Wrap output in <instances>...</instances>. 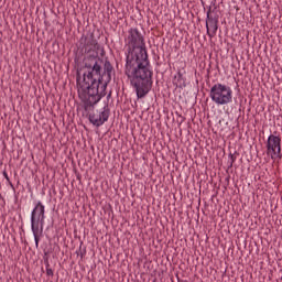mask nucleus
<instances>
[{"label":"nucleus","mask_w":282,"mask_h":282,"mask_svg":"<svg viewBox=\"0 0 282 282\" xmlns=\"http://www.w3.org/2000/svg\"><path fill=\"white\" fill-rule=\"evenodd\" d=\"M43 226H45V205L39 200L31 213V230L36 248L43 237Z\"/></svg>","instance_id":"obj_3"},{"label":"nucleus","mask_w":282,"mask_h":282,"mask_svg":"<svg viewBox=\"0 0 282 282\" xmlns=\"http://www.w3.org/2000/svg\"><path fill=\"white\" fill-rule=\"evenodd\" d=\"M3 175H4L6 180H9L8 173L4 172Z\"/></svg>","instance_id":"obj_10"},{"label":"nucleus","mask_w":282,"mask_h":282,"mask_svg":"<svg viewBox=\"0 0 282 282\" xmlns=\"http://www.w3.org/2000/svg\"><path fill=\"white\" fill-rule=\"evenodd\" d=\"M88 120L95 127H102V123L109 120V106L106 105L98 115H89Z\"/></svg>","instance_id":"obj_7"},{"label":"nucleus","mask_w":282,"mask_h":282,"mask_svg":"<svg viewBox=\"0 0 282 282\" xmlns=\"http://www.w3.org/2000/svg\"><path fill=\"white\" fill-rule=\"evenodd\" d=\"M107 98H108V99H110V98H111V93H109V94L107 95Z\"/></svg>","instance_id":"obj_11"},{"label":"nucleus","mask_w":282,"mask_h":282,"mask_svg":"<svg viewBox=\"0 0 282 282\" xmlns=\"http://www.w3.org/2000/svg\"><path fill=\"white\" fill-rule=\"evenodd\" d=\"M229 158H230L229 169H232V164H235V162L237 161V156H235V154L230 153Z\"/></svg>","instance_id":"obj_9"},{"label":"nucleus","mask_w":282,"mask_h":282,"mask_svg":"<svg viewBox=\"0 0 282 282\" xmlns=\"http://www.w3.org/2000/svg\"><path fill=\"white\" fill-rule=\"evenodd\" d=\"M267 154L271 155V160L276 158L281 160V137L275 134H270L267 140Z\"/></svg>","instance_id":"obj_5"},{"label":"nucleus","mask_w":282,"mask_h":282,"mask_svg":"<svg viewBox=\"0 0 282 282\" xmlns=\"http://www.w3.org/2000/svg\"><path fill=\"white\" fill-rule=\"evenodd\" d=\"M209 98L215 105H230L232 102V88L226 84L217 83L210 88Z\"/></svg>","instance_id":"obj_4"},{"label":"nucleus","mask_w":282,"mask_h":282,"mask_svg":"<svg viewBox=\"0 0 282 282\" xmlns=\"http://www.w3.org/2000/svg\"><path fill=\"white\" fill-rule=\"evenodd\" d=\"M126 69L139 99L147 98L153 87V68L147 53L144 35L138 29H130L126 37Z\"/></svg>","instance_id":"obj_2"},{"label":"nucleus","mask_w":282,"mask_h":282,"mask_svg":"<svg viewBox=\"0 0 282 282\" xmlns=\"http://www.w3.org/2000/svg\"><path fill=\"white\" fill-rule=\"evenodd\" d=\"M178 78H182V73H178Z\"/></svg>","instance_id":"obj_12"},{"label":"nucleus","mask_w":282,"mask_h":282,"mask_svg":"<svg viewBox=\"0 0 282 282\" xmlns=\"http://www.w3.org/2000/svg\"><path fill=\"white\" fill-rule=\"evenodd\" d=\"M84 52L85 57L83 61L84 73L80 89L86 94L84 101L85 111H91L95 105H98L105 96H107V86L111 83V76L116 73L113 65L109 59H102L98 56H105V48L100 47L98 41L94 39V34L85 39Z\"/></svg>","instance_id":"obj_1"},{"label":"nucleus","mask_w":282,"mask_h":282,"mask_svg":"<svg viewBox=\"0 0 282 282\" xmlns=\"http://www.w3.org/2000/svg\"><path fill=\"white\" fill-rule=\"evenodd\" d=\"M206 30H207V36L209 39L215 37L217 35V30H219V20L210 15V8L207 11Z\"/></svg>","instance_id":"obj_6"},{"label":"nucleus","mask_w":282,"mask_h":282,"mask_svg":"<svg viewBox=\"0 0 282 282\" xmlns=\"http://www.w3.org/2000/svg\"><path fill=\"white\" fill-rule=\"evenodd\" d=\"M45 265H46V274L47 276H54V270H52V268H50V261H45Z\"/></svg>","instance_id":"obj_8"}]
</instances>
